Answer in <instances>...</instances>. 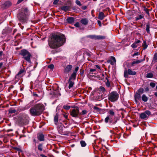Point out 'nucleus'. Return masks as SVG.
Listing matches in <instances>:
<instances>
[{
    "mask_svg": "<svg viewBox=\"0 0 157 157\" xmlns=\"http://www.w3.org/2000/svg\"><path fill=\"white\" fill-rule=\"evenodd\" d=\"M80 144L81 145V146L82 147H84L86 145V143L85 142V141L83 140H81L80 141Z\"/></svg>",
    "mask_w": 157,
    "mask_h": 157,
    "instance_id": "f704fd0d",
    "label": "nucleus"
},
{
    "mask_svg": "<svg viewBox=\"0 0 157 157\" xmlns=\"http://www.w3.org/2000/svg\"><path fill=\"white\" fill-rule=\"evenodd\" d=\"M98 25L100 27H101V22L100 21H98Z\"/></svg>",
    "mask_w": 157,
    "mask_h": 157,
    "instance_id": "4d7b16f0",
    "label": "nucleus"
},
{
    "mask_svg": "<svg viewBox=\"0 0 157 157\" xmlns=\"http://www.w3.org/2000/svg\"><path fill=\"white\" fill-rule=\"evenodd\" d=\"M144 10L145 12L148 15H149V13L148 10L145 7H144Z\"/></svg>",
    "mask_w": 157,
    "mask_h": 157,
    "instance_id": "58836bf2",
    "label": "nucleus"
},
{
    "mask_svg": "<svg viewBox=\"0 0 157 157\" xmlns=\"http://www.w3.org/2000/svg\"><path fill=\"white\" fill-rule=\"evenodd\" d=\"M108 62L110 63L112 65H113L115 62L113 61L112 60H109L108 61Z\"/></svg>",
    "mask_w": 157,
    "mask_h": 157,
    "instance_id": "8fccbe9b",
    "label": "nucleus"
},
{
    "mask_svg": "<svg viewBox=\"0 0 157 157\" xmlns=\"http://www.w3.org/2000/svg\"><path fill=\"white\" fill-rule=\"evenodd\" d=\"M151 114V112L149 110H146L144 112L141 113L140 116V117L141 119H144L148 118L147 115L149 116Z\"/></svg>",
    "mask_w": 157,
    "mask_h": 157,
    "instance_id": "9d476101",
    "label": "nucleus"
},
{
    "mask_svg": "<svg viewBox=\"0 0 157 157\" xmlns=\"http://www.w3.org/2000/svg\"><path fill=\"white\" fill-rule=\"evenodd\" d=\"M155 95L157 97V92H155L154 93Z\"/></svg>",
    "mask_w": 157,
    "mask_h": 157,
    "instance_id": "69168bd1",
    "label": "nucleus"
},
{
    "mask_svg": "<svg viewBox=\"0 0 157 157\" xmlns=\"http://www.w3.org/2000/svg\"><path fill=\"white\" fill-rule=\"evenodd\" d=\"M105 17L104 13L102 12H100L99 13L98 19L101 20L103 19Z\"/></svg>",
    "mask_w": 157,
    "mask_h": 157,
    "instance_id": "6ab92c4d",
    "label": "nucleus"
},
{
    "mask_svg": "<svg viewBox=\"0 0 157 157\" xmlns=\"http://www.w3.org/2000/svg\"><path fill=\"white\" fill-rule=\"evenodd\" d=\"M142 47H143V49L145 50L147 47V44L146 42L145 41H144L142 45Z\"/></svg>",
    "mask_w": 157,
    "mask_h": 157,
    "instance_id": "c85d7f7f",
    "label": "nucleus"
},
{
    "mask_svg": "<svg viewBox=\"0 0 157 157\" xmlns=\"http://www.w3.org/2000/svg\"><path fill=\"white\" fill-rule=\"evenodd\" d=\"M63 108L66 109L68 110L70 108V106L68 105H64Z\"/></svg>",
    "mask_w": 157,
    "mask_h": 157,
    "instance_id": "09e8293b",
    "label": "nucleus"
},
{
    "mask_svg": "<svg viewBox=\"0 0 157 157\" xmlns=\"http://www.w3.org/2000/svg\"><path fill=\"white\" fill-rule=\"evenodd\" d=\"M153 77V74L150 72L147 74L146 75V77L147 78H152Z\"/></svg>",
    "mask_w": 157,
    "mask_h": 157,
    "instance_id": "2f4dec72",
    "label": "nucleus"
},
{
    "mask_svg": "<svg viewBox=\"0 0 157 157\" xmlns=\"http://www.w3.org/2000/svg\"><path fill=\"white\" fill-rule=\"evenodd\" d=\"M140 41L139 40H136V41L134 43H135L136 44H137L138 43H140Z\"/></svg>",
    "mask_w": 157,
    "mask_h": 157,
    "instance_id": "bf43d9fd",
    "label": "nucleus"
},
{
    "mask_svg": "<svg viewBox=\"0 0 157 157\" xmlns=\"http://www.w3.org/2000/svg\"><path fill=\"white\" fill-rule=\"evenodd\" d=\"M137 46L136 44L134 42L131 45V47L133 48H136Z\"/></svg>",
    "mask_w": 157,
    "mask_h": 157,
    "instance_id": "79ce46f5",
    "label": "nucleus"
},
{
    "mask_svg": "<svg viewBox=\"0 0 157 157\" xmlns=\"http://www.w3.org/2000/svg\"><path fill=\"white\" fill-rule=\"evenodd\" d=\"M150 85L152 88H154L155 86V84L154 82H151L150 83Z\"/></svg>",
    "mask_w": 157,
    "mask_h": 157,
    "instance_id": "37998d69",
    "label": "nucleus"
},
{
    "mask_svg": "<svg viewBox=\"0 0 157 157\" xmlns=\"http://www.w3.org/2000/svg\"><path fill=\"white\" fill-rule=\"evenodd\" d=\"M144 16L141 15H139L138 17H135L136 21H138L139 19H141L143 18Z\"/></svg>",
    "mask_w": 157,
    "mask_h": 157,
    "instance_id": "c9c22d12",
    "label": "nucleus"
},
{
    "mask_svg": "<svg viewBox=\"0 0 157 157\" xmlns=\"http://www.w3.org/2000/svg\"><path fill=\"white\" fill-rule=\"evenodd\" d=\"M75 2L77 5L79 6H81L82 5L80 2L79 0H76V1Z\"/></svg>",
    "mask_w": 157,
    "mask_h": 157,
    "instance_id": "49530a36",
    "label": "nucleus"
},
{
    "mask_svg": "<svg viewBox=\"0 0 157 157\" xmlns=\"http://www.w3.org/2000/svg\"><path fill=\"white\" fill-rule=\"evenodd\" d=\"M38 139L40 141L44 140V136L42 134H40L38 136Z\"/></svg>",
    "mask_w": 157,
    "mask_h": 157,
    "instance_id": "5701e85b",
    "label": "nucleus"
},
{
    "mask_svg": "<svg viewBox=\"0 0 157 157\" xmlns=\"http://www.w3.org/2000/svg\"><path fill=\"white\" fill-rule=\"evenodd\" d=\"M108 112L110 115L107 116L105 118L104 120L105 122L106 123H107L109 122V124H115L116 123L117 121L116 120L115 121H113L112 119L113 116L115 115V113L113 111V110L111 109L109 110Z\"/></svg>",
    "mask_w": 157,
    "mask_h": 157,
    "instance_id": "20e7f679",
    "label": "nucleus"
},
{
    "mask_svg": "<svg viewBox=\"0 0 157 157\" xmlns=\"http://www.w3.org/2000/svg\"><path fill=\"white\" fill-rule=\"evenodd\" d=\"M106 86L108 87H110V83L109 80H107V82L106 83Z\"/></svg>",
    "mask_w": 157,
    "mask_h": 157,
    "instance_id": "c03bdc74",
    "label": "nucleus"
},
{
    "mask_svg": "<svg viewBox=\"0 0 157 157\" xmlns=\"http://www.w3.org/2000/svg\"><path fill=\"white\" fill-rule=\"evenodd\" d=\"M119 95L118 93L115 91L110 93L108 97V99L112 102L116 101L118 99Z\"/></svg>",
    "mask_w": 157,
    "mask_h": 157,
    "instance_id": "0eeeda50",
    "label": "nucleus"
},
{
    "mask_svg": "<svg viewBox=\"0 0 157 157\" xmlns=\"http://www.w3.org/2000/svg\"><path fill=\"white\" fill-rule=\"evenodd\" d=\"M70 114L71 116L73 117H78L80 114V113H79L78 107H76L73 109L70 112Z\"/></svg>",
    "mask_w": 157,
    "mask_h": 157,
    "instance_id": "6e6552de",
    "label": "nucleus"
},
{
    "mask_svg": "<svg viewBox=\"0 0 157 157\" xmlns=\"http://www.w3.org/2000/svg\"><path fill=\"white\" fill-rule=\"evenodd\" d=\"M156 62H157V53L154 55L153 60V62L155 63Z\"/></svg>",
    "mask_w": 157,
    "mask_h": 157,
    "instance_id": "72a5a7b5",
    "label": "nucleus"
},
{
    "mask_svg": "<svg viewBox=\"0 0 157 157\" xmlns=\"http://www.w3.org/2000/svg\"><path fill=\"white\" fill-rule=\"evenodd\" d=\"M99 90L102 92H104L105 91V88L102 86H101L99 88Z\"/></svg>",
    "mask_w": 157,
    "mask_h": 157,
    "instance_id": "a19ab883",
    "label": "nucleus"
},
{
    "mask_svg": "<svg viewBox=\"0 0 157 157\" xmlns=\"http://www.w3.org/2000/svg\"><path fill=\"white\" fill-rule=\"evenodd\" d=\"M75 26L77 27H80L79 24L78 22L76 23L75 25Z\"/></svg>",
    "mask_w": 157,
    "mask_h": 157,
    "instance_id": "864d4df0",
    "label": "nucleus"
},
{
    "mask_svg": "<svg viewBox=\"0 0 157 157\" xmlns=\"http://www.w3.org/2000/svg\"><path fill=\"white\" fill-rule=\"evenodd\" d=\"M65 42V38L64 35L54 34L52 35L49 45L52 48H56L62 46Z\"/></svg>",
    "mask_w": 157,
    "mask_h": 157,
    "instance_id": "f257e3e1",
    "label": "nucleus"
},
{
    "mask_svg": "<svg viewBox=\"0 0 157 157\" xmlns=\"http://www.w3.org/2000/svg\"><path fill=\"white\" fill-rule=\"evenodd\" d=\"M141 99L143 101L146 102L148 100V98L145 94H143L141 96Z\"/></svg>",
    "mask_w": 157,
    "mask_h": 157,
    "instance_id": "aec40b11",
    "label": "nucleus"
},
{
    "mask_svg": "<svg viewBox=\"0 0 157 157\" xmlns=\"http://www.w3.org/2000/svg\"><path fill=\"white\" fill-rule=\"evenodd\" d=\"M43 144H40L38 146V149L40 151H43Z\"/></svg>",
    "mask_w": 157,
    "mask_h": 157,
    "instance_id": "c756f323",
    "label": "nucleus"
},
{
    "mask_svg": "<svg viewBox=\"0 0 157 157\" xmlns=\"http://www.w3.org/2000/svg\"><path fill=\"white\" fill-rule=\"evenodd\" d=\"M20 54L23 56V58L29 63H31L30 58L31 54L28 51L25 49H23L21 51Z\"/></svg>",
    "mask_w": 157,
    "mask_h": 157,
    "instance_id": "39448f33",
    "label": "nucleus"
},
{
    "mask_svg": "<svg viewBox=\"0 0 157 157\" xmlns=\"http://www.w3.org/2000/svg\"><path fill=\"white\" fill-rule=\"evenodd\" d=\"M103 98L102 95H97L95 98V99L97 101H100L102 100Z\"/></svg>",
    "mask_w": 157,
    "mask_h": 157,
    "instance_id": "a878e982",
    "label": "nucleus"
},
{
    "mask_svg": "<svg viewBox=\"0 0 157 157\" xmlns=\"http://www.w3.org/2000/svg\"><path fill=\"white\" fill-rule=\"evenodd\" d=\"M22 12L18 15V17L19 20L21 22L26 21L27 19L28 14V9L24 8L21 9Z\"/></svg>",
    "mask_w": 157,
    "mask_h": 157,
    "instance_id": "7ed1b4c3",
    "label": "nucleus"
},
{
    "mask_svg": "<svg viewBox=\"0 0 157 157\" xmlns=\"http://www.w3.org/2000/svg\"><path fill=\"white\" fill-rule=\"evenodd\" d=\"M145 90L146 92H148L149 90V89L148 87H147L145 88Z\"/></svg>",
    "mask_w": 157,
    "mask_h": 157,
    "instance_id": "13d9d810",
    "label": "nucleus"
},
{
    "mask_svg": "<svg viewBox=\"0 0 157 157\" xmlns=\"http://www.w3.org/2000/svg\"><path fill=\"white\" fill-rule=\"evenodd\" d=\"M136 74V72L132 71L130 69H128V70L125 69L124 72V76L125 78H128V75H134Z\"/></svg>",
    "mask_w": 157,
    "mask_h": 157,
    "instance_id": "1a4fd4ad",
    "label": "nucleus"
},
{
    "mask_svg": "<svg viewBox=\"0 0 157 157\" xmlns=\"http://www.w3.org/2000/svg\"><path fill=\"white\" fill-rule=\"evenodd\" d=\"M54 67V65L53 64H51L48 66V67L51 69H52Z\"/></svg>",
    "mask_w": 157,
    "mask_h": 157,
    "instance_id": "de8ad7c7",
    "label": "nucleus"
},
{
    "mask_svg": "<svg viewBox=\"0 0 157 157\" xmlns=\"http://www.w3.org/2000/svg\"><path fill=\"white\" fill-rule=\"evenodd\" d=\"M111 59L114 62H116V59H115V58L114 57L112 56L111 58Z\"/></svg>",
    "mask_w": 157,
    "mask_h": 157,
    "instance_id": "6e6d98bb",
    "label": "nucleus"
},
{
    "mask_svg": "<svg viewBox=\"0 0 157 157\" xmlns=\"http://www.w3.org/2000/svg\"><path fill=\"white\" fill-rule=\"evenodd\" d=\"M150 25L149 23L147 24L146 25V30L147 32V33H150Z\"/></svg>",
    "mask_w": 157,
    "mask_h": 157,
    "instance_id": "7c9ffc66",
    "label": "nucleus"
},
{
    "mask_svg": "<svg viewBox=\"0 0 157 157\" xmlns=\"http://www.w3.org/2000/svg\"><path fill=\"white\" fill-rule=\"evenodd\" d=\"M138 55V52H136V53H134L133 54V56H137Z\"/></svg>",
    "mask_w": 157,
    "mask_h": 157,
    "instance_id": "680f3d73",
    "label": "nucleus"
},
{
    "mask_svg": "<svg viewBox=\"0 0 157 157\" xmlns=\"http://www.w3.org/2000/svg\"><path fill=\"white\" fill-rule=\"evenodd\" d=\"M61 9L62 10L66 12L69 10L70 7L68 6H64L61 7Z\"/></svg>",
    "mask_w": 157,
    "mask_h": 157,
    "instance_id": "4be33fe9",
    "label": "nucleus"
},
{
    "mask_svg": "<svg viewBox=\"0 0 157 157\" xmlns=\"http://www.w3.org/2000/svg\"><path fill=\"white\" fill-rule=\"evenodd\" d=\"M68 83L69 84L68 86V88L69 89H70L72 88L75 83L74 81L72 80H70V79L69 80Z\"/></svg>",
    "mask_w": 157,
    "mask_h": 157,
    "instance_id": "412c9836",
    "label": "nucleus"
},
{
    "mask_svg": "<svg viewBox=\"0 0 157 157\" xmlns=\"http://www.w3.org/2000/svg\"><path fill=\"white\" fill-rule=\"evenodd\" d=\"M86 9V6H84L82 7V9L83 10H85Z\"/></svg>",
    "mask_w": 157,
    "mask_h": 157,
    "instance_id": "0e129e2a",
    "label": "nucleus"
},
{
    "mask_svg": "<svg viewBox=\"0 0 157 157\" xmlns=\"http://www.w3.org/2000/svg\"><path fill=\"white\" fill-rule=\"evenodd\" d=\"M87 113L86 110H83L82 112V115H84L86 114Z\"/></svg>",
    "mask_w": 157,
    "mask_h": 157,
    "instance_id": "603ef678",
    "label": "nucleus"
},
{
    "mask_svg": "<svg viewBox=\"0 0 157 157\" xmlns=\"http://www.w3.org/2000/svg\"><path fill=\"white\" fill-rule=\"evenodd\" d=\"M24 72V70H21L16 75V78H19L23 76V73Z\"/></svg>",
    "mask_w": 157,
    "mask_h": 157,
    "instance_id": "a211bd4d",
    "label": "nucleus"
},
{
    "mask_svg": "<svg viewBox=\"0 0 157 157\" xmlns=\"http://www.w3.org/2000/svg\"><path fill=\"white\" fill-rule=\"evenodd\" d=\"M93 109L96 111V112H100L101 110V109L98 108V107H97L96 106H94V107H93Z\"/></svg>",
    "mask_w": 157,
    "mask_h": 157,
    "instance_id": "e433bc0d",
    "label": "nucleus"
},
{
    "mask_svg": "<svg viewBox=\"0 0 157 157\" xmlns=\"http://www.w3.org/2000/svg\"><path fill=\"white\" fill-rule=\"evenodd\" d=\"M137 93H139L140 94H142L144 92V90L142 88H140L137 91Z\"/></svg>",
    "mask_w": 157,
    "mask_h": 157,
    "instance_id": "473e14b6",
    "label": "nucleus"
},
{
    "mask_svg": "<svg viewBox=\"0 0 157 157\" xmlns=\"http://www.w3.org/2000/svg\"><path fill=\"white\" fill-rule=\"evenodd\" d=\"M67 21L68 23L72 24L74 23L75 18L73 17H68L67 18Z\"/></svg>",
    "mask_w": 157,
    "mask_h": 157,
    "instance_id": "f3484780",
    "label": "nucleus"
},
{
    "mask_svg": "<svg viewBox=\"0 0 157 157\" xmlns=\"http://www.w3.org/2000/svg\"><path fill=\"white\" fill-rule=\"evenodd\" d=\"M3 55H4L3 52L2 51H0V58L2 57Z\"/></svg>",
    "mask_w": 157,
    "mask_h": 157,
    "instance_id": "5fc2aeb1",
    "label": "nucleus"
},
{
    "mask_svg": "<svg viewBox=\"0 0 157 157\" xmlns=\"http://www.w3.org/2000/svg\"><path fill=\"white\" fill-rule=\"evenodd\" d=\"M134 97L135 98V101L137 102L138 100L141 99V94H139V93L136 92L134 95Z\"/></svg>",
    "mask_w": 157,
    "mask_h": 157,
    "instance_id": "ddd939ff",
    "label": "nucleus"
},
{
    "mask_svg": "<svg viewBox=\"0 0 157 157\" xmlns=\"http://www.w3.org/2000/svg\"><path fill=\"white\" fill-rule=\"evenodd\" d=\"M3 64V63H2L1 62L0 63V68H1L2 67V65Z\"/></svg>",
    "mask_w": 157,
    "mask_h": 157,
    "instance_id": "e2e57ef3",
    "label": "nucleus"
},
{
    "mask_svg": "<svg viewBox=\"0 0 157 157\" xmlns=\"http://www.w3.org/2000/svg\"><path fill=\"white\" fill-rule=\"evenodd\" d=\"M143 61V60H137L136 61H134L132 63V65L133 66L135 64H138Z\"/></svg>",
    "mask_w": 157,
    "mask_h": 157,
    "instance_id": "bb28decb",
    "label": "nucleus"
},
{
    "mask_svg": "<svg viewBox=\"0 0 157 157\" xmlns=\"http://www.w3.org/2000/svg\"><path fill=\"white\" fill-rule=\"evenodd\" d=\"M45 107L42 104H36L30 109V114L33 116H39L42 113Z\"/></svg>",
    "mask_w": 157,
    "mask_h": 157,
    "instance_id": "f03ea898",
    "label": "nucleus"
},
{
    "mask_svg": "<svg viewBox=\"0 0 157 157\" xmlns=\"http://www.w3.org/2000/svg\"><path fill=\"white\" fill-rule=\"evenodd\" d=\"M63 126L64 128H67L68 125H69V123L68 121H63Z\"/></svg>",
    "mask_w": 157,
    "mask_h": 157,
    "instance_id": "cd10ccee",
    "label": "nucleus"
},
{
    "mask_svg": "<svg viewBox=\"0 0 157 157\" xmlns=\"http://www.w3.org/2000/svg\"><path fill=\"white\" fill-rule=\"evenodd\" d=\"M16 111L15 109H10L9 111V113H15Z\"/></svg>",
    "mask_w": 157,
    "mask_h": 157,
    "instance_id": "ea45409f",
    "label": "nucleus"
},
{
    "mask_svg": "<svg viewBox=\"0 0 157 157\" xmlns=\"http://www.w3.org/2000/svg\"><path fill=\"white\" fill-rule=\"evenodd\" d=\"M58 126V130L59 132V133L61 134L64 135L63 132V124L62 123L58 124H57Z\"/></svg>",
    "mask_w": 157,
    "mask_h": 157,
    "instance_id": "9b49d317",
    "label": "nucleus"
},
{
    "mask_svg": "<svg viewBox=\"0 0 157 157\" xmlns=\"http://www.w3.org/2000/svg\"><path fill=\"white\" fill-rule=\"evenodd\" d=\"M72 68V66L71 65H67L64 70V72L66 73H69L70 72Z\"/></svg>",
    "mask_w": 157,
    "mask_h": 157,
    "instance_id": "dca6fc26",
    "label": "nucleus"
},
{
    "mask_svg": "<svg viewBox=\"0 0 157 157\" xmlns=\"http://www.w3.org/2000/svg\"><path fill=\"white\" fill-rule=\"evenodd\" d=\"M80 22L83 25H88L89 20L87 18H82L80 21Z\"/></svg>",
    "mask_w": 157,
    "mask_h": 157,
    "instance_id": "4468645a",
    "label": "nucleus"
},
{
    "mask_svg": "<svg viewBox=\"0 0 157 157\" xmlns=\"http://www.w3.org/2000/svg\"><path fill=\"white\" fill-rule=\"evenodd\" d=\"M32 102H30V103L28 105H26L25 106L24 110L28 109L30 107L31 105L32 104Z\"/></svg>",
    "mask_w": 157,
    "mask_h": 157,
    "instance_id": "4c0bfd02",
    "label": "nucleus"
},
{
    "mask_svg": "<svg viewBox=\"0 0 157 157\" xmlns=\"http://www.w3.org/2000/svg\"><path fill=\"white\" fill-rule=\"evenodd\" d=\"M33 95H34V96H36V97L38 96V95L37 94H34Z\"/></svg>",
    "mask_w": 157,
    "mask_h": 157,
    "instance_id": "338daca9",
    "label": "nucleus"
},
{
    "mask_svg": "<svg viewBox=\"0 0 157 157\" xmlns=\"http://www.w3.org/2000/svg\"><path fill=\"white\" fill-rule=\"evenodd\" d=\"M96 71L95 69H91L90 70V72L91 73L92 72L94 71Z\"/></svg>",
    "mask_w": 157,
    "mask_h": 157,
    "instance_id": "052dcab7",
    "label": "nucleus"
},
{
    "mask_svg": "<svg viewBox=\"0 0 157 157\" xmlns=\"http://www.w3.org/2000/svg\"><path fill=\"white\" fill-rule=\"evenodd\" d=\"M58 115L57 114H56V115L55 116L54 118V122L56 124H58Z\"/></svg>",
    "mask_w": 157,
    "mask_h": 157,
    "instance_id": "393cba45",
    "label": "nucleus"
},
{
    "mask_svg": "<svg viewBox=\"0 0 157 157\" xmlns=\"http://www.w3.org/2000/svg\"><path fill=\"white\" fill-rule=\"evenodd\" d=\"M29 117L26 114H23L18 118V123L21 125L27 124L29 122Z\"/></svg>",
    "mask_w": 157,
    "mask_h": 157,
    "instance_id": "423d86ee",
    "label": "nucleus"
},
{
    "mask_svg": "<svg viewBox=\"0 0 157 157\" xmlns=\"http://www.w3.org/2000/svg\"><path fill=\"white\" fill-rule=\"evenodd\" d=\"M12 5V3L10 2L9 1H7L5 2L3 4V7L6 8H8L9 6H10Z\"/></svg>",
    "mask_w": 157,
    "mask_h": 157,
    "instance_id": "2eb2a0df",
    "label": "nucleus"
},
{
    "mask_svg": "<svg viewBox=\"0 0 157 157\" xmlns=\"http://www.w3.org/2000/svg\"><path fill=\"white\" fill-rule=\"evenodd\" d=\"M59 1V0H54L53 2V4L54 5H56L58 3Z\"/></svg>",
    "mask_w": 157,
    "mask_h": 157,
    "instance_id": "3c124183",
    "label": "nucleus"
},
{
    "mask_svg": "<svg viewBox=\"0 0 157 157\" xmlns=\"http://www.w3.org/2000/svg\"><path fill=\"white\" fill-rule=\"evenodd\" d=\"M79 67H77L75 68V70L73 72L77 74V72L78 70Z\"/></svg>",
    "mask_w": 157,
    "mask_h": 157,
    "instance_id": "a18cd8bd",
    "label": "nucleus"
},
{
    "mask_svg": "<svg viewBox=\"0 0 157 157\" xmlns=\"http://www.w3.org/2000/svg\"><path fill=\"white\" fill-rule=\"evenodd\" d=\"M64 117H65L66 119H67V115H65V116H64Z\"/></svg>",
    "mask_w": 157,
    "mask_h": 157,
    "instance_id": "774afa93",
    "label": "nucleus"
},
{
    "mask_svg": "<svg viewBox=\"0 0 157 157\" xmlns=\"http://www.w3.org/2000/svg\"><path fill=\"white\" fill-rule=\"evenodd\" d=\"M91 39L95 40H101L104 39L105 37L101 36L91 35L90 36Z\"/></svg>",
    "mask_w": 157,
    "mask_h": 157,
    "instance_id": "f8f14e48",
    "label": "nucleus"
},
{
    "mask_svg": "<svg viewBox=\"0 0 157 157\" xmlns=\"http://www.w3.org/2000/svg\"><path fill=\"white\" fill-rule=\"evenodd\" d=\"M76 75L77 74L73 72L71 75L69 79L70 80H75L76 79Z\"/></svg>",
    "mask_w": 157,
    "mask_h": 157,
    "instance_id": "b1692460",
    "label": "nucleus"
}]
</instances>
